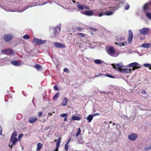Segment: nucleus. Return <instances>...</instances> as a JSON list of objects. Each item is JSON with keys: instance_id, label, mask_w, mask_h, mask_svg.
Returning a JSON list of instances; mask_svg holds the SVG:
<instances>
[{"instance_id": "0eeeda50", "label": "nucleus", "mask_w": 151, "mask_h": 151, "mask_svg": "<svg viewBox=\"0 0 151 151\" xmlns=\"http://www.w3.org/2000/svg\"><path fill=\"white\" fill-rule=\"evenodd\" d=\"M60 30V27H55L52 31V37H56V35L59 33Z\"/></svg>"}, {"instance_id": "e433bc0d", "label": "nucleus", "mask_w": 151, "mask_h": 151, "mask_svg": "<svg viewBox=\"0 0 151 151\" xmlns=\"http://www.w3.org/2000/svg\"><path fill=\"white\" fill-rule=\"evenodd\" d=\"M54 89L55 91H59V89L58 88V86L56 84L54 86Z\"/></svg>"}, {"instance_id": "4d7b16f0", "label": "nucleus", "mask_w": 151, "mask_h": 151, "mask_svg": "<svg viewBox=\"0 0 151 151\" xmlns=\"http://www.w3.org/2000/svg\"><path fill=\"white\" fill-rule=\"evenodd\" d=\"M103 92H104V93H109V91H107V92H104V91Z\"/></svg>"}, {"instance_id": "ddd939ff", "label": "nucleus", "mask_w": 151, "mask_h": 151, "mask_svg": "<svg viewBox=\"0 0 151 151\" xmlns=\"http://www.w3.org/2000/svg\"><path fill=\"white\" fill-rule=\"evenodd\" d=\"M133 38V33L130 29L129 30V37L128 39V41L129 42H132Z\"/></svg>"}, {"instance_id": "6ab92c4d", "label": "nucleus", "mask_w": 151, "mask_h": 151, "mask_svg": "<svg viewBox=\"0 0 151 151\" xmlns=\"http://www.w3.org/2000/svg\"><path fill=\"white\" fill-rule=\"evenodd\" d=\"M127 44V42H123L120 43H118L117 42H115V44H116V45H117L118 46H119L120 47H121L122 46H124L126 44Z\"/></svg>"}, {"instance_id": "864d4df0", "label": "nucleus", "mask_w": 151, "mask_h": 151, "mask_svg": "<svg viewBox=\"0 0 151 151\" xmlns=\"http://www.w3.org/2000/svg\"><path fill=\"white\" fill-rule=\"evenodd\" d=\"M149 47H150L151 48V43H149Z\"/></svg>"}, {"instance_id": "b1692460", "label": "nucleus", "mask_w": 151, "mask_h": 151, "mask_svg": "<svg viewBox=\"0 0 151 151\" xmlns=\"http://www.w3.org/2000/svg\"><path fill=\"white\" fill-rule=\"evenodd\" d=\"M18 141V139L17 138L15 137L12 139V141L11 142H12V144L13 145H14L16 142Z\"/></svg>"}, {"instance_id": "69168bd1", "label": "nucleus", "mask_w": 151, "mask_h": 151, "mask_svg": "<svg viewBox=\"0 0 151 151\" xmlns=\"http://www.w3.org/2000/svg\"><path fill=\"white\" fill-rule=\"evenodd\" d=\"M66 70H67V72L68 70V68H67Z\"/></svg>"}, {"instance_id": "6e6552de", "label": "nucleus", "mask_w": 151, "mask_h": 151, "mask_svg": "<svg viewBox=\"0 0 151 151\" xmlns=\"http://www.w3.org/2000/svg\"><path fill=\"white\" fill-rule=\"evenodd\" d=\"M2 53H6L9 55H12L14 52L10 48L3 49L1 50Z\"/></svg>"}, {"instance_id": "13d9d810", "label": "nucleus", "mask_w": 151, "mask_h": 151, "mask_svg": "<svg viewBox=\"0 0 151 151\" xmlns=\"http://www.w3.org/2000/svg\"><path fill=\"white\" fill-rule=\"evenodd\" d=\"M64 121H66V117H65L64 118Z\"/></svg>"}, {"instance_id": "603ef678", "label": "nucleus", "mask_w": 151, "mask_h": 151, "mask_svg": "<svg viewBox=\"0 0 151 151\" xmlns=\"http://www.w3.org/2000/svg\"><path fill=\"white\" fill-rule=\"evenodd\" d=\"M91 29L93 31H96L97 30V29L94 28H92Z\"/></svg>"}, {"instance_id": "a878e982", "label": "nucleus", "mask_w": 151, "mask_h": 151, "mask_svg": "<svg viewBox=\"0 0 151 151\" xmlns=\"http://www.w3.org/2000/svg\"><path fill=\"white\" fill-rule=\"evenodd\" d=\"M105 13V15L107 16H109L112 15L114 13V11H106Z\"/></svg>"}, {"instance_id": "dca6fc26", "label": "nucleus", "mask_w": 151, "mask_h": 151, "mask_svg": "<svg viewBox=\"0 0 151 151\" xmlns=\"http://www.w3.org/2000/svg\"><path fill=\"white\" fill-rule=\"evenodd\" d=\"M11 63L14 65L17 66H19L21 65V63L17 60L12 61L11 62Z\"/></svg>"}, {"instance_id": "c9c22d12", "label": "nucleus", "mask_w": 151, "mask_h": 151, "mask_svg": "<svg viewBox=\"0 0 151 151\" xmlns=\"http://www.w3.org/2000/svg\"><path fill=\"white\" fill-rule=\"evenodd\" d=\"M98 16L99 17H101L105 15V12H101L100 13L98 14Z\"/></svg>"}, {"instance_id": "9b49d317", "label": "nucleus", "mask_w": 151, "mask_h": 151, "mask_svg": "<svg viewBox=\"0 0 151 151\" xmlns=\"http://www.w3.org/2000/svg\"><path fill=\"white\" fill-rule=\"evenodd\" d=\"M61 138L60 137L58 138L57 139H55L54 141L56 142V148L54 151H58L59 148Z\"/></svg>"}, {"instance_id": "a211bd4d", "label": "nucleus", "mask_w": 151, "mask_h": 151, "mask_svg": "<svg viewBox=\"0 0 151 151\" xmlns=\"http://www.w3.org/2000/svg\"><path fill=\"white\" fill-rule=\"evenodd\" d=\"M17 136V134L16 131H14L12 133V135H11L10 141L11 142L12 141V139H13V138Z\"/></svg>"}, {"instance_id": "58836bf2", "label": "nucleus", "mask_w": 151, "mask_h": 151, "mask_svg": "<svg viewBox=\"0 0 151 151\" xmlns=\"http://www.w3.org/2000/svg\"><path fill=\"white\" fill-rule=\"evenodd\" d=\"M38 116L39 117H40L42 115V112L40 111L38 113Z\"/></svg>"}, {"instance_id": "37998d69", "label": "nucleus", "mask_w": 151, "mask_h": 151, "mask_svg": "<svg viewBox=\"0 0 151 151\" xmlns=\"http://www.w3.org/2000/svg\"><path fill=\"white\" fill-rule=\"evenodd\" d=\"M83 9H89V8L88 6H86L85 5H83Z\"/></svg>"}, {"instance_id": "f704fd0d", "label": "nucleus", "mask_w": 151, "mask_h": 151, "mask_svg": "<svg viewBox=\"0 0 151 151\" xmlns=\"http://www.w3.org/2000/svg\"><path fill=\"white\" fill-rule=\"evenodd\" d=\"M80 133H81L80 129V128H79L76 132V136L77 137H78V135L80 134Z\"/></svg>"}, {"instance_id": "4c0bfd02", "label": "nucleus", "mask_w": 151, "mask_h": 151, "mask_svg": "<svg viewBox=\"0 0 151 151\" xmlns=\"http://www.w3.org/2000/svg\"><path fill=\"white\" fill-rule=\"evenodd\" d=\"M23 38L24 39H29V37L28 35H25L23 36Z\"/></svg>"}, {"instance_id": "f257e3e1", "label": "nucleus", "mask_w": 151, "mask_h": 151, "mask_svg": "<svg viewBox=\"0 0 151 151\" xmlns=\"http://www.w3.org/2000/svg\"><path fill=\"white\" fill-rule=\"evenodd\" d=\"M126 67H132V69L118 68V71L121 73H131L132 70H134L141 68L140 65L138 63L136 62L128 64L127 65Z\"/></svg>"}, {"instance_id": "393cba45", "label": "nucleus", "mask_w": 151, "mask_h": 151, "mask_svg": "<svg viewBox=\"0 0 151 151\" xmlns=\"http://www.w3.org/2000/svg\"><path fill=\"white\" fill-rule=\"evenodd\" d=\"M42 145L41 143H39L37 144V150H41L42 147Z\"/></svg>"}, {"instance_id": "2f4dec72", "label": "nucleus", "mask_w": 151, "mask_h": 151, "mask_svg": "<svg viewBox=\"0 0 151 151\" xmlns=\"http://www.w3.org/2000/svg\"><path fill=\"white\" fill-rule=\"evenodd\" d=\"M35 68L37 69L38 70H39L41 68V66L39 65V64H36L35 65Z\"/></svg>"}, {"instance_id": "c85d7f7f", "label": "nucleus", "mask_w": 151, "mask_h": 151, "mask_svg": "<svg viewBox=\"0 0 151 151\" xmlns=\"http://www.w3.org/2000/svg\"><path fill=\"white\" fill-rule=\"evenodd\" d=\"M59 95H60L59 92H57L53 97V99H57L59 97Z\"/></svg>"}, {"instance_id": "4be33fe9", "label": "nucleus", "mask_w": 151, "mask_h": 151, "mask_svg": "<svg viewBox=\"0 0 151 151\" xmlns=\"http://www.w3.org/2000/svg\"><path fill=\"white\" fill-rule=\"evenodd\" d=\"M94 62L96 64H99L102 63L103 61L100 59H96L94 60Z\"/></svg>"}, {"instance_id": "39448f33", "label": "nucleus", "mask_w": 151, "mask_h": 151, "mask_svg": "<svg viewBox=\"0 0 151 151\" xmlns=\"http://www.w3.org/2000/svg\"><path fill=\"white\" fill-rule=\"evenodd\" d=\"M13 37V35L9 34L4 35L3 37V39L5 42H9Z\"/></svg>"}, {"instance_id": "a19ab883", "label": "nucleus", "mask_w": 151, "mask_h": 151, "mask_svg": "<svg viewBox=\"0 0 151 151\" xmlns=\"http://www.w3.org/2000/svg\"><path fill=\"white\" fill-rule=\"evenodd\" d=\"M151 148V145L149 146L148 147H145V150H149Z\"/></svg>"}, {"instance_id": "338daca9", "label": "nucleus", "mask_w": 151, "mask_h": 151, "mask_svg": "<svg viewBox=\"0 0 151 151\" xmlns=\"http://www.w3.org/2000/svg\"><path fill=\"white\" fill-rule=\"evenodd\" d=\"M78 84V86H80V85L79 84Z\"/></svg>"}, {"instance_id": "49530a36", "label": "nucleus", "mask_w": 151, "mask_h": 151, "mask_svg": "<svg viewBox=\"0 0 151 151\" xmlns=\"http://www.w3.org/2000/svg\"><path fill=\"white\" fill-rule=\"evenodd\" d=\"M60 116L63 117L66 116V113L62 114L60 115Z\"/></svg>"}, {"instance_id": "412c9836", "label": "nucleus", "mask_w": 151, "mask_h": 151, "mask_svg": "<svg viewBox=\"0 0 151 151\" xmlns=\"http://www.w3.org/2000/svg\"><path fill=\"white\" fill-rule=\"evenodd\" d=\"M149 4L145 3L143 6V9L144 11H146L149 8Z\"/></svg>"}, {"instance_id": "bb28decb", "label": "nucleus", "mask_w": 151, "mask_h": 151, "mask_svg": "<svg viewBox=\"0 0 151 151\" xmlns=\"http://www.w3.org/2000/svg\"><path fill=\"white\" fill-rule=\"evenodd\" d=\"M93 116L91 115H89L87 117V119L88 120V122H91L93 118Z\"/></svg>"}, {"instance_id": "5fc2aeb1", "label": "nucleus", "mask_w": 151, "mask_h": 151, "mask_svg": "<svg viewBox=\"0 0 151 151\" xmlns=\"http://www.w3.org/2000/svg\"><path fill=\"white\" fill-rule=\"evenodd\" d=\"M64 148H65V150H66V144L65 145Z\"/></svg>"}, {"instance_id": "774afa93", "label": "nucleus", "mask_w": 151, "mask_h": 151, "mask_svg": "<svg viewBox=\"0 0 151 151\" xmlns=\"http://www.w3.org/2000/svg\"><path fill=\"white\" fill-rule=\"evenodd\" d=\"M77 4H78V2H77Z\"/></svg>"}, {"instance_id": "c756f323", "label": "nucleus", "mask_w": 151, "mask_h": 151, "mask_svg": "<svg viewBox=\"0 0 151 151\" xmlns=\"http://www.w3.org/2000/svg\"><path fill=\"white\" fill-rule=\"evenodd\" d=\"M78 9L80 10H83V5H81L80 4H78L77 6Z\"/></svg>"}, {"instance_id": "1a4fd4ad", "label": "nucleus", "mask_w": 151, "mask_h": 151, "mask_svg": "<svg viewBox=\"0 0 151 151\" xmlns=\"http://www.w3.org/2000/svg\"><path fill=\"white\" fill-rule=\"evenodd\" d=\"M150 31V29L148 28H143L139 30V33L142 35L147 34Z\"/></svg>"}, {"instance_id": "680f3d73", "label": "nucleus", "mask_w": 151, "mask_h": 151, "mask_svg": "<svg viewBox=\"0 0 151 151\" xmlns=\"http://www.w3.org/2000/svg\"><path fill=\"white\" fill-rule=\"evenodd\" d=\"M12 145L11 146V147L12 148Z\"/></svg>"}, {"instance_id": "6e6d98bb", "label": "nucleus", "mask_w": 151, "mask_h": 151, "mask_svg": "<svg viewBox=\"0 0 151 151\" xmlns=\"http://www.w3.org/2000/svg\"><path fill=\"white\" fill-rule=\"evenodd\" d=\"M64 71L65 72H66V68H65L64 69Z\"/></svg>"}, {"instance_id": "09e8293b", "label": "nucleus", "mask_w": 151, "mask_h": 151, "mask_svg": "<svg viewBox=\"0 0 151 151\" xmlns=\"http://www.w3.org/2000/svg\"><path fill=\"white\" fill-rule=\"evenodd\" d=\"M141 93L142 94H145L146 93V92L144 90H142L141 91Z\"/></svg>"}, {"instance_id": "bf43d9fd", "label": "nucleus", "mask_w": 151, "mask_h": 151, "mask_svg": "<svg viewBox=\"0 0 151 151\" xmlns=\"http://www.w3.org/2000/svg\"><path fill=\"white\" fill-rule=\"evenodd\" d=\"M115 124L114 123L113 124V126H114V125H115Z\"/></svg>"}, {"instance_id": "4468645a", "label": "nucleus", "mask_w": 151, "mask_h": 151, "mask_svg": "<svg viewBox=\"0 0 151 151\" xmlns=\"http://www.w3.org/2000/svg\"><path fill=\"white\" fill-rule=\"evenodd\" d=\"M37 120V118L35 116H32L29 119V122L31 124H33Z\"/></svg>"}, {"instance_id": "f8f14e48", "label": "nucleus", "mask_w": 151, "mask_h": 151, "mask_svg": "<svg viewBox=\"0 0 151 151\" xmlns=\"http://www.w3.org/2000/svg\"><path fill=\"white\" fill-rule=\"evenodd\" d=\"M112 66L113 67V68L114 69H116L118 70V69L116 68H122L126 67V66H124V65H123L122 63H119L118 64H112Z\"/></svg>"}, {"instance_id": "423d86ee", "label": "nucleus", "mask_w": 151, "mask_h": 151, "mask_svg": "<svg viewBox=\"0 0 151 151\" xmlns=\"http://www.w3.org/2000/svg\"><path fill=\"white\" fill-rule=\"evenodd\" d=\"M116 2V4L118 5L117 6L112 7L113 11L116 10L119 6H121V5L123 4L125 2V0H113Z\"/></svg>"}, {"instance_id": "473e14b6", "label": "nucleus", "mask_w": 151, "mask_h": 151, "mask_svg": "<svg viewBox=\"0 0 151 151\" xmlns=\"http://www.w3.org/2000/svg\"><path fill=\"white\" fill-rule=\"evenodd\" d=\"M61 105L62 106H64L66 105V98H65L63 100V101Z\"/></svg>"}, {"instance_id": "72a5a7b5", "label": "nucleus", "mask_w": 151, "mask_h": 151, "mask_svg": "<svg viewBox=\"0 0 151 151\" xmlns=\"http://www.w3.org/2000/svg\"><path fill=\"white\" fill-rule=\"evenodd\" d=\"M143 65L146 67H149L150 69L151 68V65L149 63H145Z\"/></svg>"}, {"instance_id": "f03ea898", "label": "nucleus", "mask_w": 151, "mask_h": 151, "mask_svg": "<svg viewBox=\"0 0 151 151\" xmlns=\"http://www.w3.org/2000/svg\"><path fill=\"white\" fill-rule=\"evenodd\" d=\"M106 51L109 55L113 57H117L119 55V53L115 50L114 48L112 46L106 48Z\"/></svg>"}, {"instance_id": "ea45409f", "label": "nucleus", "mask_w": 151, "mask_h": 151, "mask_svg": "<svg viewBox=\"0 0 151 151\" xmlns=\"http://www.w3.org/2000/svg\"><path fill=\"white\" fill-rule=\"evenodd\" d=\"M71 139V138H69V139H68V141L67 142V151L68 149V146H67V145L70 141Z\"/></svg>"}, {"instance_id": "f3484780", "label": "nucleus", "mask_w": 151, "mask_h": 151, "mask_svg": "<svg viewBox=\"0 0 151 151\" xmlns=\"http://www.w3.org/2000/svg\"><path fill=\"white\" fill-rule=\"evenodd\" d=\"M100 75L108 77L111 78H115V77L114 76L109 74H106L104 75L103 74H99L98 75H96L95 76L96 77H98Z\"/></svg>"}, {"instance_id": "e2e57ef3", "label": "nucleus", "mask_w": 151, "mask_h": 151, "mask_svg": "<svg viewBox=\"0 0 151 151\" xmlns=\"http://www.w3.org/2000/svg\"><path fill=\"white\" fill-rule=\"evenodd\" d=\"M112 122L110 121V122H109V123H111Z\"/></svg>"}, {"instance_id": "7ed1b4c3", "label": "nucleus", "mask_w": 151, "mask_h": 151, "mask_svg": "<svg viewBox=\"0 0 151 151\" xmlns=\"http://www.w3.org/2000/svg\"><path fill=\"white\" fill-rule=\"evenodd\" d=\"M97 10L96 9L91 10L90 11H83L81 12V13L84 14L86 15L89 16L95 15L96 14H97Z\"/></svg>"}, {"instance_id": "20e7f679", "label": "nucleus", "mask_w": 151, "mask_h": 151, "mask_svg": "<svg viewBox=\"0 0 151 151\" xmlns=\"http://www.w3.org/2000/svg\"><path fill=\"white\" fill-rule=\"evenodd\" d=\"M32 42L35 45H41L45 43L46 41L35 38L33 39Z\"/></svg>"}, {"instance_id": "a18cd8bd", "label": "nucleus", "mask_w": 151, "mask_h": 151, "mask_svg": "<svg viewBox=\"0 0 151 151\" xmlns=\"http://www.w3.org/2000/svg\"><path fill=\"white\" fill-rule=\"evenodd\" d=\"M100 115V114L99 113H96L94 114H93L92 115L93 116H93H98V115Z\"/></svg>"}, {"instance_id": "7c9ffc66", "label": "nucleus", "mask_w": 151, "mask_h": 151, "mask_svg": "<svg viewBox=\"0 0 151 151\" xmlns=\"http://www.w3.org/2000/svg\"><path fill=\"white\" fill-rule=\"evenodd\" d=\"M124 7L125 10H127L129 9L130 7V6L127 3L125 4V5L124 6Z\"/></svg>"}, {"instance_id": "de8ad7c7", "label": "nucleus", "mask_w": 151, "mask_h": 151, "mask_svg": "<svg viewBox=\"0 0 151 151\" xmlns=\"http://www.w3.org/2000/svg\"><path fill=\"white\" fill-rule=\"evenodd\" d=\"M2 134V128L1 125H0V135Z\"/></svg>"}, {"instance_id": "2eb2a0df", "label": "nucleus", "mask_w": 151, "mask_h": 151, "mask_svg": "<svg viewBox=\"0 0 151 151\" xmlns=\"http://www.w3.org/2000/svg\"><path fill=\"white\" fill-rule=\"evenodd\" d=\"M54 45L57 48H65V46L63 44L57 42L54 43Z\"/></svg>"}, {"instance_id": "79ce46f5", "label": "nucleus", "mask_w": 151, "mask_h": 151, "mask_svg": "<svg viewBox=\"0 0 151 151\" xmlns=\"http://www.w3.org/2000/svg\"><path fill=\"white\" fill-rule=\"evenodd\" d=\"M78 35L79 36H81V37H84V34L81 33H78Z\"/></svg>"}, {"instance_id": "aec40b11", "label": "nucleus", "mask_w": 151, "mask_h": 151, "mask_svg": "<svg viewBox=\"0 0 151 151\" xmlns=\"http://www.w3.org/2000/svg\"><path fill=\"white\" fill-rule=\"evenodd\" d=\"M146 17L151 21V13L150 12H146L145 13Z\"/></svg>"}, {"instance_id": "052dcab7", "label": "nucleus", "mask_w": 151, "mask_h": 151, "mask_svg": "<svg viewBox=\"0 0 151 151\" xmlns=\"http://www.w3.org/2000/svg\"><path fill=\"white\" fill-rule=\"evenodd\" d=\"M75 85H74V88H76V87H75Z\"/></svg>"}, {"instance_id": "3c124183", "label": "nucleus", "mask_w": 151, "mask_h": 151, "mask_svg": "<svg viewBox=\"0 0 151 151\" xmlns=\"http://www.w3.org/2000/svg\"><path fill=\"white\" fill-rule=\"evenodd\" d=\"M52 115V114L51 113H49L48 114V116H51Z\"/></svg>"}, {"instance_id": "0e129e2a", "label": "nucleus", "mask_w": 151, "mask_h": 151, "mask_svg": "<svg viewBox=\"0 0 151 151\" xmlns=\"http://www.w3.org/2000/svg\"><path fill=\"white\" fill-rule=\"evenodd\" d=\"M66 100H67V101H68V99H67Z\"/></svg>"}, {"instance_id": "c03bdc74", "label": "nucleus", "mask_w": 151, "mask_h": 151, "mask_svg": "<svg viewBox=\"0 0 151 151\" xmlns=\"http://www.w3.org/2000/svg\"><path fill=\"white\" fill-rule=\"evenodd\" d=\"M116 52H117L119 53V55L120 54H122L124 52L122 51H116Z\"/></svg>"}, {"instance_id": "9d476101", "label": "nucleus", "mask_w": 151, "mask_h": 151, "mask_svg": "<svg viewBox=\"0 0 151 151\" xmlns=\"http://www.w3.org/2000/svg\"><path fill=\"white\" fill-rule=\"evenodd\" d=\"M137 137V135L135 133H132L128 135V138L131 140L134 141L135 140Z\"/></svg>"}, {"instance_id": "cd10ccee", "label": "nucleus", "mask_w": 151, "mask_h": 151, "mask_svg": "<svg viewBox=\"0 0 151 151\" xmlns=\"http://www.w3.org/2000/svg\"><path fill=\"white\" fill-rule=\"evenodd\" d=\"M142 46L143 47L147 48L149 47V43H144L142 44Z\"/></svg>"}, {"instance_id": "5701e85b", "label": "nucleus", "mask_w": 151, "mask_h": 151, "mask_svg": "<svg viewBox=\"0 0 151 151\" xmlns=\"http://www.w3.org/2000/svg\"><path fill=\"white\" fill-rule=\"evenodd\" d=\"M71 118L73 120H74L78 121L81 119V118L80 117L76 116H72Z\"/></svg>"}, {"instance_id": "8fccbe9b", "label": "nucleus", "mask_w": 151, "mask_h": 151, "mask_svg": "<svg viewBox=\"0 0 151 151\" xmlns=\"http://www.w3.org/2000/svg\"><path fill=\"white\" fill-rule=\"evenodd\" d=\"M23 135V134H20L19 135V137H18V138H19V137H22Z\"/></svg>"}]
</instances>
